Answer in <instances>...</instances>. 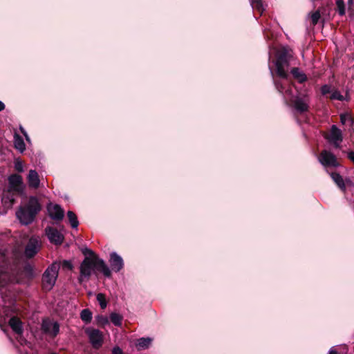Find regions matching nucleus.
Returning <instances> with one entry per match:
<instances>
[{
	"instance_id": "nucleus-1",
	"label": "nucleus",
	"mask_w": 354,
	"mask_h": 354,
	"mask_svg": "<svg viewBox=\"0 0 354 354\" xmlns=\"http://www.w3.org/2000/svg\"><path fill=\"white\" fill-rule=\"evenodd\" d=\"M100 272L106 277L111 276V271L106 266L104 261L99 257H84L80 266V276L78 281L82 283L84 280H89L92 272Z\"/></svg>"
},
{
	"instance_id": "nucleus-2",
	"label": "nucleus",
	"mask_w": 354,
	"mask_h": 354,
	"mask_svg": "<svg viewBox=\"0 0 354 354\" xmlns=\"http://www.w3.org/2000/svg\"><path fill=\"white\" fill-rule=\"evenodd\" d=\"M292 55L290 50L286 48L277 50L273 62L275 66V74L279 79L288 80L290 75L287 68L290 66Z\"/></svg>"
},
{
	"instance_id": "nucleus-3",
	"label": "nucleus",
	"mask_w": 354,
	"mask_h": 354,
	"mask_svg": "<svg viewBox=\"0 0 354 354\" xmlns=\"http://www.w3.org/2000/svg\"><path fill=\"white\" fill-rule=\"evenodd\" d=\"M41 209V206L37 198L30 196L26 205L21 207L16 215L21 223L28 225L34 221Z\"/></svg>"
},
{
	"instance_id": "nucleus-4",
	"label": "nucleus",
	"mask_w": 354,
	"mask_h": 354,
	"mask_svg": "<svg viewBox=\"0 0 354 354\" xmlns=\"http://www.w3.org/2000/svg\"><path fill=\"white\" fill-rule=\"evenodd\" d=\"M60 264L59 262H53L44 271L41 278L42 290L48 292L53 289L57 279Z\"/></svg>"
},
{
	"instance_id": "nucleus-5",
	"label": "nucleus",
	"mask_w": 354,
	"mask_h": 354,
	"mask_svg": "<svg viewBox=\"0 0 354 354\" xmlns=\"http://www.w3.org/2000/svg\"><path fill=\"white\" fill-rule=\"evenodd\" d=\"M85 333L88 337L89 342L95 349H99L102 346L103 335L100 330L88 327L85 329Z\"/></svg>"
},
{
	"instance_id": "nucleus-6",
	"label": "nucleus",
	"mask_w": 354,
	"mask_h": 354,
	"mask_svg": "<svg viewBox=\"0 0 354 354\" xmlns=\"http://www.w3.org/2000/svg\"><path fill=\"white\" fill-rule=\"evenodd\" d=\"M318 159L319 162L325 167H337L339 165L336 156L327 150H322Z\"/></svg>"
},
{
	"instance_id": "nucleus-7",
	"label": "nucleus",
	"mask_w": 354,
	"mask_h": 354,
	"mask_svg": "<svg viewBox=\"0 0 354 354\" xmlns=\"http://www.w3.org/2000/svg\"><path fill=\"white\" fill-rule=\"evenodd\" d=\"M324 138L329 142L332 143L336 148L340 147V143L343 140L342 131L335 124L331 126L330 133L326 134Z\"/></svg>"
},
{
	"instance_id": "nucleus-8",
	"label": "nucleus",
	"mask_w": 354,
	"mask_h": 354,
	"mask_svg": "<svg viewBox=\"0 0 354 354\" xmlns=\"http://www.w3.org/2000/svg\"><path fill=\"white\" fill-rule=\"evenodd\" d=\"M8 180L9 191L15 192L19 194H21L23 193L24 183L21 176L13 174L9 176Z\"/></svg>"
},
{
	"instance_id": "nucleus-9",
	"label": "nucleus",
	"mask_w": 354,
	"mask_h": 354,
	"mask_svg": "<svg viewBox=\"0 0 354 354\" xmlns=\"http://www.w3.org/2000/svg\"><path fill=\"white\" fill-rule=\"evenodd\" d=\"M46 235L51 243L56 245H60L64 241V235L56 228L48 227L46 228Z\"/></svg>"
},
{
	"instance_id": "nucleus-10",
	"label": "nucleus",
	"mask_w": 354,
	"mask_h": 354,
	"mask_svg": "<svg viewBox=\"0 0 354 354\" xmlns=\"http://www.w3.org/2000/svg\"><path fill=\"white\" fill-rule=\"evenodd\" d=\"M39 250V242L37 238L31 237L26 248H25V255L27 258L31 259L34 257Z\"/></svg>"
},
{
	"instance_id": "nucleus-11",
	"label": "nucleus",
	"mask_w": 354,
	"mask_h": 354,
	"mask_svg": "<svg viewBox=\"0 0 354 354\" xmlns=\"http://www.w3.org/2000/svg\"><path fill=\"white\" fill-rule=\"evenodd\" d=\"M47 209L48 214L52 219L57 222H59L63 220L64 216V210L59 205L55 204L52 205L50 204Z\"/></svg>"
},
{
	"instance_id": "nucleus-12",
	"label": "nucleus",
	"mask_w": 354,
	"mask_h": 354,
	"mask_svg": "<svg viewBox=\"0 0 354 354\" xmlns=\"http://www.w3.org/2000/svg\"><path fill=\"white\" fill-rule=\"evenodd\" d=\"M109 263L112 270L115 272H120L124 267L122 258L114 252L110 254Z\"/></svg>"
},
{
	"instance_id": "nucleus-13",
	"label": "nucleus",
	"mask_w": 354,
	"mask_h": 354,
	"mask_svg": "<svg viewBox=\"0 0 354 354\" xmlns=\"http://www.w3.org/2000/svg\"><path fill=\"white\" fill-rule=\"evenodd\" d=\"M292 104L295 110L300 114L307 112L309 110L306 97L304 98L297 97L292 101Z\"/></svg>"
},
{
	"instance_id": "nucleus-14",
	"label": "nucleus",
	"mask_w": 354,
	"mask_h": 354,
	"mask_svg": "<svg viewBox=\"0 0 354 354\" xmlns=\"http://www.w3.org/2000/svg\"><path fill=\"white\" fill-rule=\"evenodd\" d=\"M9 326L12 330L17 335H21L24 332L23 323L21 319L16 317H12L9 320Z\"/></svg>"
},
{
	"instance_id": "nucleus-15",
	"label": "nucleus",
	"mask_w": 354,
	"mask_h": 354,
	"mask_svg": "<svg viewBox=\"0 0 354 354\" xmlns=\"http://www.w3.org/2000/svg\"><path fill=\"white\" fill-rule=\"evenodd\" d=\"M28 183L30 187L37 189L39 186V178L37 172L35 170H30L28 177Z\"/></svg>"
},
{
	"instance_id": "nucleus-16",
	"label": "nucleus",
	"mask_w": 354,
	"mask_h": 354,
	"mask_svg": "<svg viewBox=\"0 0 354 354\" xmlns=\"http://www.w3.org/2000/svg\"><path fill=\"white\" fill-rule=\"evenodd\" d=\"M330 176L336 185L339 188L341 191L343 192H346V187L345 182L343 179L342 176L336 171L330 173Z\"/></svg>"
},
{
	"instance_id": "nucleus-17",
	"label": "nucleus",
	"mask_w": 354,
	"mask_h": 354,
	"mask_svg": "<svg viewBox=\"0 0 354 354\" xmlns=\"http://www.w3.org/2000/svg\"><path fill=\"white\" fill-rule=\"evenodd\" d=\"M290 74L299 83L302 84L308 80L306 75L297 67H293L290 70Z\"/></svg>"
},
{
	"instance_id": "nucleus-18",
	"label": "nucleus",
	"mask_w": 354,
	"mask_h": 354,
	"mask_svg": "<svg viewBox=\"0 0 354 354\" xmlns=\"http://www.w3.org/2000/svg\"><path fill=\"white\" fill-rule=\"evenodd\" d=\"M42 329L46 333H50L51 335L55 337L58 335L59 332V324L57 322H54L52 326V330H50L48 325L44 323L42 324Z\"/></svg>"
},
{
	"instance_id": "nucleus-19",
	"label": "nucleus",
	"mask_w": 354,
	"mask_h": 354,
	"mask_svg": "<svg viewBox=\"0 0 354 354\" xmlns=\"http://www.w3.org/2000/svg\"><path fill=\"white\" fill-rule=\"evenodd\" d=\"M270 73L272 76L274 85L276 89L278 91V92L283 94L284 91L286 92L290 91V90H289V89L286 90V86L283 85L282 82L279 79H278L279 77L277 76L276 77H274V72L271 68H270Z\"/></svg>"
},
{
	"instance_id": "nucleus-20",
	"label": "nucleus",
	"mask_w": 354,
	"mask_h": 354,
	"mask_svg": "<svg viewBox=\"0 0 354 354\" xmlns=\"http://www.w3.org/2000/svg\"><path fill=\"white\" fill-rule=\"evenodd\" d=\"M152 339L150 337H142L138 339L136 346L138 349H146L149 348Z\"/></svg>"
},
{
	"instance_id": "nucleus-21",
	"label": "nucleus",
	"mask_w": 354,
	"mask_h": 354,
	"mask_svg": "<svg viewBox=\"0 0 354 354\" xmlns=\"http://www.w3.org/2000/svg\"><path fill=\"white\" fill-rule=\"evenodd\" d=\"M67 218L68 219L69 223L71 224L73 228H77L78 227L79 221L75 212H73V211H68Z\"/></svg>"
},
{
	"instance_id": "nucleus-22",
	"label": "nucleus",
	"mask_w": 354,
	"mask_h": 354,
	"mask_svg": "<svg viewBox=\"0 0 354 354\" xmlns=\"http://www.w3.org/2000/svg\"><path fill=\"white\" fill-rule=\"evenodd\" d=\"M80 318L86 324H89L93 318L92 312L88 308L83 309L80 313Z\"/></svg>"
},
{
	"instance_id": "nucleus-23",
	"label": "nucleus",
	"mask_w": 354,
	"mask_h": 354,
	"mask_svg": "<svg viewBox=\"0 0 354 354\" xmlns=\"http://www.w3.org/2000/svg\"><path fill=\"white\" fill-rule=\"evenodd\" d=\"M122 319L123 317L117 313H111L110 314V320L116 326L122 325Z\"/></svg>"
},
{
	"instance_id": "nucleus-24",
	"label": "nucleus",
	"mask_w": 354,
	"mask_h": 354,
	"mask_svg": "<svg viewBox=\"0 0 354 354\" xmlns=\"http://www.w3.org/2000/svg\"><path fill=\"white\" fill-rule=\"evenodd\" d=\"M14 144H15V147L17 149H18L19 151H20L21 152H23L26 149V145H25L23 138L18 135H17L15 137V143Z\"/></svg>"
},
{
	"instance_id": "nucleus-25",
	"label": "nucleus",
	"mask_w": 354,
	"mask_h": 354,
	"mask_svg": "<svg viewBox=\"0 0 354 354\" xmlns=\"http://www.w3.org/2000/svg\"><path fill=\"white\" fill-rule=\"evenodd\" d=\"M253 9H255L261 14L263 13L264 8L263 6L262 0H250Z\"/></svg>"
},
{
	"instance_id": "nucleus-26",
	"label": "nucleus",
	"mask_w": 354,
	"mask_h": 354,
	"mask_svg": "<svg viewBox=\"0 0 354 354\" xmlns=\"http://www.w3.org/2000/svg\"><path fill=\"white\" fill-rule=\"evenodd\" d=\"M336 11L338 12L339 15L344 16L346 13V6L343 0H337L336 2Z\"/></svg>"
},
{
	"instance_id": "nucleus-27",
	"label": "nucleus",
	"mask_w": 354,
	"mask_h": 354,
	"mask_svg": "<svg viewBox=\"0 0 354 354\" xmlns=\"http://www.w3.org/2000/svg\"><path fill=\"white\" fill-rule=\"evenodd\" d=\"M347 120L351 122V125L354 124V118L351 114L345 113L340 115V122L342 124H345Z\"/></svg>"
},
{
	"instance_id": "nucleus-28",
	"label": "nucleus",
	"mask_w": 354,
	"mask_h": 354,
	"mask_svg": "<svg viewBox=\"0 0 354 354\" xmlns=\"http://www.w3.org/2000/svg\"><path fill=\"white\" fill-rule=\"evenodd\" d=\"M97 300L99 302V304L102 309H105L107 306V302L106 299L105 295L103 293H98L97 295Z\"/></svg>"
},
{
	"instance_id": "nucleus-29",
	"label": "nucleus",
	"mask_w": 354,
	"mask_h": 354,
	"mask_svg": "<svg viewBox=\"0 0 354 354\" xmlns=\"http://www.w3.org/2000/svg\"><path fill=\"white\" fill-rule=\"evenodd\" d=\"M97 324L100 327H104L109 324V319L107 317L104 315H97L95 317Z\"/></svg>"
},
{
	"instance_id": "nucleus-30",
	"label": "nucleus",
	"mask_w": 354,
	"mask_h": 354,
	"mask_svg": "<svg viewBox=\"0 0 354 354\" xmlns=\"http://www.w3.org/2000/svg\"><path fill=\"white\" fill-rule=\"evenodd\" d=\"M321 18V10H317L311 15V22L313 26L317 24L319 19Z\"/></svg>"
},
{
	"instance_id": "nucleus-31",
	"label": "nucleus",
	"mask_w": 354,
	"mask_h": 354,
	"mask_svg": "<svg viewBox=\"0 0 354 354\" xmlns=\"http://www.w3.org/2000/svg\"><path fill=\"white\" fill-rule=\"evenodd\" d=\"M60 264V267L62 266L64 270H72L73 268V266L70 261L64 260L62 263H59Z\"/></svg>"
},
{
	"instance_id": "nucleus-32",
	"label": "nucleus",
	"mask_w": 354,
	"mask_h": 354,
	"mask_svg": "<svg viewBox=\"0 0 354 354\" xmlns=\"http://www.w3.org/2000/svg\"><path fill=\"white\" fill-rule=\"evenodd\" d=\"M330 99L333 100H337L339 101H343L344 100L342 95L340 94V93L338 91H335L330 95Z\"/></svg>"
},
{
	"instance_id": "nucleus-33",
	"label": "nucleus",
	"mask_w": 354,
	"mask_h": 354,
	"mask_svg": "<svg viewBox=\"0 0 354 354\" xmlns=\"http://www.w3.org/2000/svg\"><path fill=\"white\" fill-rule=\"evenodd\" d=\"M82 253L84 255H85V257H98L93 250L88 248H84L82 250Z\"/></svg>"
},
{
	"instance_id": "nucleus-34",
	"label": "nucleus",
	"mask_w": 354,
	"mask_h": 354,
	"mask_svg": "<svg viewBox=\"0 0 354 354\" xmlns=\"http://www.w3.org/2000/svg\"><path fill=\"white\" fill-rule=\"evenodd\" d=\"M331 92V86L328 84H324L321 87V93L323 95L328 94Z\"/></svg>"
},
{
	"instance_id": "nucleus-35",
	"label": "nucleus",
	"mask_w": 354,
	"mask_h": 354,
	"mask_svg": "<svg viewBox=\"0 0 354 354\" xmlns=\"http://www.w3.org/2000/svg\"><path fill=\"white\" fill-rule=\"evenodd\" d=\"M15 169L18 172H23L24 171V167H23L22 162L21 161H19V160H17L15 162Z\"/></svg>"
},
{
	"instance_id": "nucleus-36",
	"label": "nucleus",
	"mask_w": 354,
	"mask_h": 354,
	"mask_svg": "<svg viewBox=\"0 0 354 354\" xmlns=\"http://www.w3.org/2000/svg\"><path fill=\"white\" fill-rule=\"evenodd\" d=\"M112 354H123V352L119 346H115L112 350Z\"/></svg>"
},
{
	"instance_id": "nucleus-37",
	"label": "nucleus",
	"mask_w": 354,
	"mask_h": 354,
	"mask_svg": "<svg viewBox=\"0 0 354 354\" xmlns=\"http://www.w3.org/2000/svg\"><path fill=\"white\" fill-rule=\"evenodd\" d=\"M348 158L354 163V151H351L348 153Z\"/></svg>"
},
{
	"instance_id": "nucleus-38",
	"label": "nucleus",
	"mask_w": 354,
	"mask_h": 354,
	"mask_svg": "<svg viewBox=\"0 0 354 354\" xmlns=\"http://www.w3.org/2000/svg\"><path fill=\"white\" fill-rule=\"evenodd\" d=\"M317 10H321V15H325L327 11L326 6H321Z\"/></svg>"
},
{
	"instance_id": "nucleus-39",
	"label": "nucleus",
	"mask_w": 354,
	"mask_h": 354,
	"mask_svg": "<svg viewBox=\"0 0 354 354\" xmlns=\"http://www.w3.org/2000/svg\"><path fill=\"white\" fill-rule=\"evenodd\" d=\"M344 182H345V187H346V185L350 186V185H352V181H351V179H349V178H346V179L344 180Z\"/></svg>"
},
{
	"instance_id": "nucleus-40",
	"label": "nucleus",
	"mask_w": 354,
	"mask_h": 354,
	"mask_svg": "<svg viewBox=\"0 0 354 354\" xmlns=\"http://www.w3.org/2000/svg\"><path fill=\"white\" fill-rule=\"evenodd\" d=\"M5 109V104L0 101V111H3Z\"/></svg>"
},
{
	"instance_id": "nucleus-41",
	"label": "nucleus",
	"mask_w": 354,
	"mask_h": 354,
	"mask_svg": "<svg viewBox=\"0 0 354 354\" xmlns=\"http://www.w3.org/2000/svg\"><path fill=\"white\" fill-rule=\"evenodd\" d=\"M328 354H338V353L334 349H330Z\"/></svg>"
},
{
	"instance_id": "nucleus-42",
	"label": "nucleus",
	"mask_w": 354,
	"mask_h": 354,
	"mask_svg": "<svg viewBox=\"0 0 354 354\" xmlns=\"http://www.w3.org/2000/svg\"><path fill=\"white\" fill-rule=\"evenodd\" d=\"M310 1L313 2V7L315 8V1H316L317 0H310Z\"/></svg>"
},
{
	"instance_id": "nucleus-43",
	"label": "nucleus",
	"mask_w": 354,
	"mask_h": 354,
	"mask_svg": "<svg viewBox=\"0 0 354 354\" xmlns=\"http://www.w3.org/2000/svg\"><path fill=\"white\" fill-rule=\"evenodd\" d=\"M348 4H352L353 3V0H348Z\"/></svg>"
},
{
	"instance_id": "nucleus-44",
	"label": "nucleus",
	"mask_w": 354,
	"mask_h": 354,
	"mask_svg": "<svg viewBox=\"0 0 354 354\" xmlns=\"http://www.w3.org/2000/svg\"><path fill=\"white\" fill-rule=\"evenodd\" d=\"M22 133L24 134L25 136L27 137L26 133H25L24 131H22Z\"/></svg>"
}]
</instances>
